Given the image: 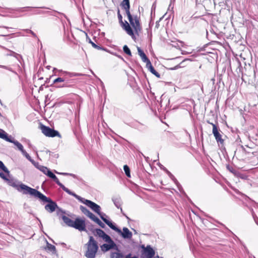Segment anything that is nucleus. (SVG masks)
<instances>
[{
	"label": "nucleus",
	"mask_w": 258,
	"mask_h": 258,
	"mask_svg": "<svg viewBox=\"0 0 258 258\" xmlns=\"http://www.w3.org/2000/svg\"><path fill=\"white\" fill-rule=\"evenodd\" d=\"M64 83L62 85L59 86L58 87H70L73 85L74 83L73 80H70L69 78H67V80L63 82Z\"/></svg>",
	"instance_id": "5701e85b"
},
{
	"label": "nucleus",
	"mask_w": 258,
	"mask_h": 258,
	"mask_svg": "<svg viewBox=\"0 0 258 258\" xmlns=\"http://www.w3.org/2000/svg\"><path fill=\"white\" fill-rule=\"evenodd\" d=\"M47 176L52 179L58 186L61 187L63 190L68 193L70 195H72L74 192L70 190L69 188L66 187L63 184H62L58 180L56 176L51 171H49L47 173Z\"/></svg>",
	"instance_id": "9b49d317"
},
{
	"label": "nucleus",
	"mask_w": 258,
	"mask_h": 258,
	"mask_svg": "<svg viewBox=\"0 0 258 258\" xmlns=\"http://www.w3.org/2000/svg\"><path fill=\"white\" fill-rule=\"evenodd\" d=\"M71 196L74 197L80 202L83 203L84 204L86 205L87 206L89 207L93 212L96 213L97 214H98L101 211V208L100 206L96 204L95 203L90 200H87L83 198H82L81 197L78 196L75 192H73Z\"/></svg>",
	"instance_id": "423d86ee"
},
{
	"label": "nucleus",
	"mask_w": 258,
	"mask_h": 258,
	"mask_svg": "<svg viewBox=\"0 0 258 258\" xmlns=\"http://www.w3.org/2000/svg\"><path fill=\"white\" fill-rule=\"evenodd\" d=\"M180 68V66H179V64H178L177 66H176L175 67H174V68H172L170 69V70H176L178 68Z\"/></svg>",
	"instance_id": "8fccbe9b"
},
{
	"label": "nucleus",
	"mask_w": 258,
	"mask_h": 258,
	"mask_svg": "<svg viewBox=\"0 0 258 258\" xmlns=\"http://www.w3.org/2000/svg\"><path fill=\"white\" fill-rule=\"evenodd\" d=\"M159 167L162 170L166 172V173L168 174L169 177L174 181V183H177V184H179V182L174 176V175L169 171H168L164 166L160 164Z\"/></svg>",
	"instance_id": "aec40b11"
},
{
	"label": "nucleus",
	"mask_w": 258,
	"mask_h": 258,
	"mask_svg": "<svg viewBox=\"0 0 258 258\" xmlns=\"http://www.w3.org/2000/svg\"><path fill=\"white\" fill-rule=\"evenodd\" d=\"M112 200L115 206V207L118 208L120 209L121 212H122V208H121V200L120 197H113L112 198Z\"/></svg>",
	"instance_id": "4be33fe9"
},
{
	"label": "nucleus",
	"mask_w": 258,
	"mask_h": 258,
	"mask_svg": "<svg viewBox=\"0 0 258 258\" xmlns=\"http://www.w3.org/2000/svg\"><path fill=\"white\" fill-rule=\"evenodd\" d=\"M146 67L148 69V70L152 74L154 75L156 77H157L158 78H160V75L155 70L151 61L146 64Z\"/></svg>",
	"instance_id": "412c9836"
},
{
	"label": "nucleus",
	"mask_w": 258,
	"mask_h": 258,
	"mask_svg": "<svg viewBox=\"0 0 258 258\" xmlns=\"http://www.w3.org/2000/svg\"><path fill=\"white\" fill-rule=\"evenodd\" d=\"M176 184V185H177L179 190L180 191V192H182V190H183V188L182 187V186L179 183V184H177V183H175Z\"/></svg>",
	"instance_id": "49530a36"
},
{
	"label": "nucleus",
	"mask_w": 258,
	"mask_h": 258,
	"mask_svg": "<svg viewBox=\"0 0 258 258\" xmlns=\"http://www.w3.org/2000/svg\"><path fill=\"white\" fill-rule=\"evenodd\" d=\"M123 254L120 252H112L110 255L111 258H123Z\"/></svg>",
	"instance_id": "cd10ccee"
},
{
	"label": "nucleus",
	"mask_w": 258,
	"mask_h": 258,
	"mask_svg": "<svg viewBox=\"0 0 258 258\" xmlns=\"http://www.w3.org/2000/svg\"><path fill=\"white\" fill-rule=\"evenodd\" d=\"M50 79H49V80ZM48 82V79H47V80L46 81V82Z\"/></svg>",
	"instance_id": "0e129e2a"
},
{
	"label": "nucleus",
	"mask_w": 258,
	"mask_h": 258,
	"mask_svg": "<svg viewBox=\"0 0 258 258\" xmlns=\"http://www.w3.org/2000/svg\"><path fill=\"white\" fill-rule=\"evenodd\" d=\"M117 17L119 22L122 28L126 31L128 35L131 36L132 38L134 39L135 37L134 31L129 23L126 21H125L124 22H123L122 17L120 13V11L119 9H118L117 11Z\"/></svg>",
	"instance_id": "6e6552de"
},
{
	"label": "nucleus",
	"mask_w": 258,
	"mask_h": 258,
	"mask_svg": "<svg viewBox=\"0 0 258 258\" xmlns=\"http://www.w3.org/2000/svg\"><path fill=\"white\" fill-rule=\"evenodd\" d=\"M173 9V5L172 4V0H171L168 10L169 11L171 10V11H172Z\"/></svg>",
	"instance_id": "de8ad7c7"
},
{
	"label": "nucleus",
	"mask_w": 258,
	"mask_h": 258,
	"mask_svg": "<svg viewBox=\"0 0 258 258\" xmlns=\"http://www.w3.org/2000/svg\"><path fill=\"white\" fill-rule=\"evenodd\" d=\"M2 115L1 114V113L0 112V117H2Z\"/></svg>",
	"instance_id": "338daca9"
},
{
	"label": "nucleus",
	"mask_w": 258,
	"mask_h": 258,
	"mask_svg": "<svg viewBox=\"0 0 258 258\" xmlns=\"http://www.w3.org/2000/svg\"><path fill=\"white\" fill-rule=\"evenodd\" d=\"M88 229L92 231V232L95 235H96V231H95V230L96 229H93V226L92 225L90 227H88Z\"/></svg>",
	"instance_id": "37998d69"
},
{
	"label": "nucleus",
	"mask_w": 258,
	"mask_h": 258,
	"mask_svg": "<svg viewBox=\"0 0 258 258\" xmlns=\"http://www.w3.org/2000/svg\"><path fill=\"white\" fill-rule=\"evenodd\" d=\"M0 138L6 140L7 142L14 144L16 141L11 136H8V134L2 129L0 128Z\"/></svg>",
	"instance_id": "dca6fc26"
},
{
	"label": "nucleus",
	"mask_w": 258,
	"mask_h": 258,
	"mask_svg": "<svg viewBox=\"0 0 258 258\" xmlns=\"http://www.w3.org/2000/svg\"><path fill=\"white\" fill-rule=\"evenodd\" d=\"M63 15L64 16V17L65 18H67V17H66V16L65 15L63 14Z\"/></svg>",
	"instance_id": "69168bd1"
},
{
	"label": "nucleus",
	"mask_w": 258,
	"mask_h": 258,
	"mask_svg": "<svg viewBox=\"0 0 258 258\" xmlns=\"http://www.w3.org/2000/svg\"><path fill=\"white\" fill-rule=\"evenodd\" d=\"M123 51L125 54H126L130 56L132 55L131 51L126 45H124L123 46Z\"/></svg>",
	"instance_id": "c756f323"
},
{
	"label": "nucleus",
	"mask_w": 258,
	"mask_h": 258,
	"mask_svg": "<svg viewBox=\"0 0 258 258\" xmlns=\"http://www.w3.org/2000/svg\"><path fill=\"white\" fill-rule=\"evenodd\" d=\"M142 253L145 254L147 258H152L155 254V250L150 245L146 246L145 250H142Z\"/></svg>",
	"instance_id": "4468645a"
},
{
	"label": "nucleus",
	"mask_w": 258,
	"mask_h": 258,
	"mask_svg": "<svg viewBox=\"0 0 258 258\" xmlns=\"http://www.w3.org/2000/svg\"><path fill=\"white\" fill-rule=\"evenodd\" d=\"M126 14L127 16L130 25L134 29L135 33L139 35V32L141 31L142 29L141 25H139V26H136V21L134 20L133 16L131 15V13Z\"/></svg>",
	"instance_id": "ddd939ff"
},
{
	"label": "nucleus",
	"mask_w": 258,
	"mask_h": 258,
	"mask_svg": "<svg viewBox=\"0 0 258 258\" xmlns=\"http://www.w3.org/2000/svg\"><path fill=\"white\" fill-rule=\"evenodd\" d=\"M21 153L30 162H31L32 160V159L31 158L30 156L27 153V152L25 150L22 151Z\"/></svg>",
	"instance_id": "72a5a7b5"
},
{
	"label": "nucleus",
	"mask_w": 258,
	"mask_h": 258,
	"mask_svg": "<svg viewBox=\"0 0 258 258\" xmlns=\"http://www.w3.org/2000/svg\"><path fill=\"white\" fill-rule=\"evenodd\" d=\"M35 8V7H26L24 8H18L17 11L19 12H23L24 11H31L33 9Z\"/></svg>",
	"instance_id": "2f4dec72"
},
{
	"label": "nucleus",
	"mask_w": 258,
	"mask_h": 258,
	"mask_svg": "<svg viewBox=\"0 0 258 258\" xmlns=\"http://www.w3.org/2000/svg\"><path fill=\"white\" fill-rule=\"evenodd\" d=\"M138 52L139 55L140 56L142 61L144 62H146L147 64L148 62H150V59L148 58L146 54L141 49V48L139 47L137 48Z\"/></svg>",
	"instance_id": "a211bd4d"
},
{
	"label": "nucleus",
	"mask_w": 258,
	"mask_h": 258,
	"mask_svg": "<svg viewBox=\"0 0 258 258\" xmlns=\"http://www.w3.org/2000/svg\"><path fill=\"white\" fill-rule=\"evenodd\" d=\"M55 71H56L58 72L59 73H61V74L59 75L60 76H63V72H67V71H62V70H57L56 68H54L53 72H54Z\"/></svg>",
	"instance_id": "58836bf2"
},
{
	"label": "nucleus",
	"mask_w": 258,
	"mask_h": 258,
	"mask_svg": "<svg viewBox=\"0 0 258 258\" xmlns=\"http://www.w3.org/2000/svg\"><path fill=\"white\" fill-rule=\"evenodd\" d=\"M79 75L77 73H71V72H63V76L62 77H58L56 79H54L53 81L52 84L58 83V82H62L67 80V78H70L74 77L79 76Z\"/></svg>",
	"instance_id": "f8f14e48"
},
{
	"label": "nucleus",
	"mask_w": 258,
	"mask_h": 258,
	"mask_svg": "<svg viewBox=\"0 0 258 258\" xmlns=\"http://www.w3.org/2000/svg\"><path fill=\"white\" fill-rule=\"evenodd\" d=\"M42 13V12H41V11H38L36 13V14H40Z\"/></svg>",
	"instance_id": "6e6d98bb"
},
{
	"label": "nucleus",
	"mask_w": 258,
	"mask_h": 258,
	"mask_svg": "<svg viewBox=\"0 0 258 258\" xmlns=\"http://www.w3.org/2000/svg\"><path fill=\"white\" fill-rule=\"evenodd\" d=\"M0 169L3 171L5 173L7 174L8 175L10 174V171L5 165L4 163L0 160Z\"/></svg>",
	"instance_id": "a878e982"
},
{
	"label": "nucleus",
	"mask_w": 258,
	"mask_h": 258,
	"mask_svg": "<svg viewBox=\"0 0 258 258\" xmlns=\"http://www.w3.org/2000/svg\"><path fill=\"white\" fill-rule=\"evenodd\" d=\"M111 54H112L113 55L117 56L118 58H119V59H120L121 60H122V61H124V58L120 55L117 54L116 52H111Z\"/></svg>",
	"instance_id": "ea45409f"
},
{
	"label": "nucleus",
	"mask_w": 258,
	"mask_h": 258,
	"mask_svg": "<svg viewBox=\"0 0 258 258\" xmlns=\"http://www.w3.org/2000/svg\"><path fill=\"white\" fill-rule=\"evenodd\" d=\"M87 38L89 39V43H91L92 47H93L94 48H95L98 50H104L106 51H108V50H107V49L106 48H104L102 46L96 45L95 43H94L93 41H92V40L89 38H88V36H87Z\"/></svg>",
	"instance_id": "b1692460"
},
{
	"label": "nucleus",
	"mask_w": 258,
	"mask_h": 258,
	"mask_svg": "<svg viewBox=\"0 0 258 258\" xmlns=\"http://www.w3.org/2000/svg\"><path fill=\"white\" fill-rule=\"evenodd\" d=\"M0 177L4 179V180L6 181L8 179V177L5 175V174L2 172H0Z\"/></svg>",
	"instance_id": "a19ab883"
},
{
	"label": "nucleus",
	"mask_w": 258,
	"mask_h": 258,
	"mask_svg": "<svg viewBox=\"0 0 258 258\" xmlns=\"http://www.w3.org/2000/svg\"><path fill=\"white\" fill-rule=\"evenodd\" d=\"M40 128L42 133L46 137L51 138L58 137L60 138L61 137L59 133L54 128H51L42 124H40Z\"/></svg>",
	"instance_id": "0eeeda50"
},
{
	"label": "nucleus",
	"mask_w": 258,
	"mask_h": 258,
	"mask_svg": "<svg viewBox=\"0 0 258 258\" xmlns=\"http://www.w3.org/2000/svg\"><path fill=\"white\" fill-rule=\"evenodd\" d=\"M227 168L230 171H231V172H232V167H230L229 165H227Z\"/></svg>",
	"instance_id": "3c124183"
},
{
	"label": "nucleus",
	"mask_w": 258,
	"mask_h": 258,
	"mask_svg": "<svg viewBox=\"0 0 258 258\" xmlns=\"http://www.w3.org/2000/svg\"><path fill=\"white\" fill-rule=\"evenodd\" d=\"M125 258H138V256L137 255L132 256V253H129L128 254L125 255Z\"/></svg>",
	"instance_id": "79ce46f5"
},
{
	"label": "nucleus",
	"mask_w": 258,
	"mask_h": 258,
	"mask_svg": "<svg viewBox=\"0 0 258 258\" xmlns=\"http://www.w3.org/2000/svg\"><path fill=\"white\" fill-rule=\"evenodd\" d=\"M80 209L84 214L86 215L87 217H88L91 220L95 216L94 214H93L92 213H91L87 208H86L85 207H84L83 206L81 205L80 206Z\"/></svg>",
	"instance_id": "f3484780"
},
{
	"label": "nucleus",
	"mask_w": 258,
	"mask_h": 258,
	"mask_svg": "<svg viewBox=\"0 0 258 258\" xmlns=\"http://www.w3.org/2000/svg\"><path fill=\"white\" fill-rule=\"evenodd\" d=\"M0 104L1 105H3V103H2V100L1 99H0Z\"/></svg>",
	"instance_id": "e2e57ef3"
},
{
	"label": "nucleus",
	"mask_w": 258,
	"mask_h": 258,
	"mask_svg": "<svg viewBox=\"0 0 258 258\" xmlns=\"http://www.w3.org/2000/svg\"><path fill=\"white\" fill-rule=\"evenodd\" d=\"M14 144L18 148V150H20L21 152H22V151L24 150L23 145L18 141L16 140V141L14 142Z\"/></svg>",
	"instance_id": "7c9ffc66"
},
{
	"label": "nucleus",
	"mask_w": 258,
	"mask_h": 258,
	"mask_svg": "<svg viewBox=\"0 0 258 258\" xmlns=\"http://www.w3.org/2000/svg\"><path fill=\"white\" fill-rule=\"evenodd\" d=\"M51 68V67L50 66H48L46 67V68L48 69V70H49L50 68Z\"/></svg>",
	"instance_id": "bf43d9fd"
},
{
	"label": "nucleus",
	"mask_w": 258,
	"mask_h": 258,
	"mask_svg": "<svg viewBox=\"0 0 258 258\" xmlns=\"http://www.w3.org/2000/svg\"><path fill=\"white\" fill-rule=\"evenodd\" d=\"M92 220L95 222L96 223H97L102 228H104L105 227V224L95 215L92 218Z\"/></svg>",
	"instance_id": "393cba45"
},
{
	"label": "nucleus",
	"mask_w": 258,
	"mask_h": 258,
	"mask_svg": "<svg viewBox=\"0 0 258 258\" xmlns=\"http://www.w3.org/2000/svg\"><path fill=\"white\" fill-rule=\"evenodd\" d=\"M253 218L255 223L258 225V217L255 214H253Z\"/></svg>",
	"instance_id": "a18cd8bd"
},
{
	"label": "nucleus",
	"mask_w": 258,
	"mask_h": 258,
	"mask_svg": "<svg viewBox=\"0 0 258 258\" xmlns=\"http://www.w3.org/2000/svg\"><path fill=\"white\" fill-rule=\"evenodd\" d=\"M2 68H3V69H6V70H8L11 72H12V73H13L14 74H16V75H17V73L16 72L13 71L11 68H9L6 66H4L3 67H2Z\"/></svg>",
	"instance_id": "4c0bfd02"
},
{
	"label": "nucleus",
	"mask_w": 258,
	"mask_h": 258,
	"mask_svg": "<svg viewBox=\"0 0 258 258\" xmlns=\"http://www.w3.org/2000/svg\"><path fill=\"white\" fill-rule=\"evenodd\" d=\"M61 244L63 246H66V244L64 243H62Z\"/></svg>",
	"instance_id": "052dcab7"
},
{
	"label": "nucleus",
	"mask_w": 258,
	"mask_h": 258,
	"mask_svg": "<svg viewBox=\"0 0 258 258\" xmlns=\"http://www.w3.org/2000/svg\"><path fill=\"white\" fill-rule=\"evenodd\" d=\"M133 230L134 231L135 233H137V231H136V230L135 229H133Z\"/></svg>",
	"instance_id": "680f3d73"
},
{
	"label": "nucleus",
	"mask_w": 258,
	"mask_h": 258,
	"mask_svg": "<svg viewBox=\"0 0 258 258\" xmlns=\"http://www.w3.org/2000/svg\"><path fill=\"white\" fill-rule=\"evenodd\" d=\"M47 248L48 250L52 252L53 253L56 252V248H55V246L49 243L47 241Z\"/></svg>",
	"instance_id": "bb28decb"
},
{
	"label": "nucleus",
	"mask_w": 258,
	"mask_h": 258,
	"mask_svg": "<svg viewBox=\"0 0 258 258\" xmlns=\"http://www.w3.org/2000/svg\"><path fill=\"white\" fill-rule=\"evenodd\" d=\"M31 163L38 169H40L41 168L40 167H42V165H40L38 162H35L33 159L31 161Z\"/></svg>",
	"instance_id": "f704fd0d"
},
{
	"label": "nucleus",
	"mask_w": 258,
	"mask_h": 258,
	"mask_svg": "<svg viewBox=\"0 0 258 258\" xmlns=\"http://www.w3.org/2000/svg\"><path fill=\"white\" fill-rule=\"evenodd\" d=\"M142 156H143V157L146 159V160H148V159L149 158L148 157H146L145 156H144V155H143V154H142Z\"/></svg>",
	"instance_id": "5fc2aeb1"
},
{
	"label": "nucleus",
	"mask_w": 258,
	"mask_h": 258,
	"mask_svg": "<svg viewBox=\"0 0 258 258\" xmlns=\"http://www.w3.org/2000/svg\"><path fill=\"white\" fill-rule=\"evenodd\" d=\"M86 245L87 246V250L85 255L87 258H95L99 247L97 241L92 236L89 237V241Z\"/></svg>",
	"instance_id": "39448f33"
},
{
	"label": "nucleus",
	"mask_w": 258,
	"mask_h": 258,
	"mask_svg": "<svg viewBox=\"0 0 258 258\" xmlns=\"http://www.w3.org/2000/svg\"><path fill=\"white\" fill-rule=\"evenodd\" d=\"M123 214L125 216V217L126 218V219H128V220H130V219L129 218V217H127V216L126 215H125L124 214Z\"/></svg>",
	"instance_id": "13d9d810"
},
{
	"label": "nucleus",
	"mask_w": 258,
	"mask_h": 258,
	"mask_svg": "<svg viewBox=\"0 0 258 258\" xmlns=\"http://www.w3.org/2000/svg\"><path fill=\"white\" fill-rule=\"evenodd\" d=\"M208 122L210 124H211L213 126V130H212V133L213 134L215 138L216 141H217V143L218 144V145L221 147L222 148L224 146V140L222 138V136L220 134L219 131V129L217 126V125L213 123H211L209 121H208Z\"/></svg>",
	"instance_id": "9d476101"
},
{
	"label": "nucleus",
	"mask_w": 258,
	"mask_h": 258,
	"mask_svg": "<svg viewBox=\"0 0 258 258\" xmlns=\"http://www.w3.org/2000/svg\"><path fill=\"white\" fill-rule=\"evenodd\" d=\"M98 215L99 216L100 218L103 220V221L107 224L111 229L113 227V226L115 224L113 222L111 221L108 220L106 218H107V216L106 214L101 212L100 211Z\"/></svg>",
	"instance_id": "2eb2a0df"
},
{
	"label": "nucleus",
	"mask_w": 258,
	"mask_h": 258,
	"mask_svg": "<svg viewBox=\"0 0 258 258\" xmlns=\"http://www.w3.org/2000/svg\"><path fill=\"white\" fill-rule=\"evenodd\" d=\"M61 218L68 226L75 228L80 231H85L88 233L84 219L78 217L75 219V221H73L65 215H62Z\"/></svg>",
	"instance_id": "7ed1b4c3"
},
{
	"label": "nucleus",
	"mask_w": 258,
	"mask_h": 258,
	"mask_svg": "<svg viewBox=\"0 0 258 258\" xmlns=\"http://www.w3.org/2000/svg\"><path fill=\"white\" fill-rule=\"evenodd\" d=\"M29 33H30L34 37L38 39V41H39V38L37 37L36 34L32 30L29 31Z\"/></svg>",
	"instance_id": "c03bdc74"
},
{
	"label": "nucleus",
	"mask_w": 258,
	"mask_h": 258,
	"mask_svg": "<svg viewBox=\"0 0 258 258\" xmlns=\"http://www.w3.org/2000/svg\"><path fill=\"white\" fill-rule=\"evenodd\" d=\"M96 235L103 239V240L108 243H104L101 246V250L103 252H106L110 249H117L116 243L112 239L109 235L107 234L103 230L100 228H96L95 230Z\"/></svg>",
	"instance_id": "f257e3e1"
},
{
	"label": "nucleus",
	"mask_w": 258,
	"mask_h": 258,
	"mask_svg": "<svg viewBox=\"0 0 258 258\" xmlns=\"http://www.w3.org/2000/svg\"><path fill=\"white\" fill-rule=\"evenodd\" d=\"M141 247L143 249V250H145L146 249V246L143 244L141 245Z\"/></svg>",
	"instance_id": "864d4df0"
},
{
	"label": "nucleus",
	"mask_w": 258,
	"mask_h": 258,
	"mask_svg": "<svg viewBox=\"0 0 258 258\" xmlns=\"http://www.w3.org/2000/svg\"><path fill=\"white\" fill-rule=\"evenodd\" d=\"M163 18V17L160 18L159 20L157 21L156 23V28H158L159 27V22Z\"/></svg>",
	"instance_id": "09e8293b"
},
{
	"label": "nucleus",
	"mask_w": 258,
	"mask_h": 258,
	"mask_svg": "<svg viewBox=\"0 0 258 258\" xmlns=\"http://www.w3.org/2000/svg\"><path fill=\"white\" fill-rule=\"evenodd\" d=\"M123 170L126 176L128 177H130L131 173L130 167L127 165H124L123 166Z\"/></svg>",
	"instance_id": "c85d7f7f"
},
{
	"label": "nucleus",
	"mask_w": 258,
	"mask_h": 258,
	"mask_svg": "<svg viewBox=\"0 0 258 258\" xmlns=\"http://www.w3.org/2000/svg\"><path fill=\"white\" fill-rule=\"evenodd\" d=\"M55 172L56 174H61V175H70V176L73 177L74 178L76 177V175L73 173H65V172H57L56 171H55Z\"/></svg>",
	"instance_id": "c9c22d12"
},
{
	"label": "nucleus",
	"mask_w": 258,
	"mask_h": 258,
	"mask_svg": "<svg viewBox=\"0 0 258 258\" xmlns=\"http://www.w3.org/2000/svg\"><path fill=\"white\" fill-rule=\"evenodd\" d=\"M120 6L125 10L126 14L130 13V0H123L120 4Z\"/></svg>",
	"instance_id": "6ab92c4d"
},
{
	"label": "nucleus",
	"mask_w": 258,
	"mask_h": 258,
	"mask_svg": "<svg viewBox=\"0 0 258 258\" xmlns=\"http://www.w3.org/2000/svg\"><path fill=\"white\" fill-rule=\"evenodd\" d=\"M111 229L116 232L124 239H131L132 238V232L127 227H123L121 230L115 224Z\"/></svg>",
	"instance_id": "1a4fd4ad"
},
{
	"label": "nucleus",
	"mask_w": 258,
	"mask_h": 258,
	"mask_svg": "<svg viewBox=\"0 0 258 258\" xmlns=\"http://www.w3.org/2000/svg\"><path fill=\"white\" fill-rule=\"evenodd\" d=\"M41 168H40L39 170L42 172L44 174L46 175H47V173L50 171V170L48 169L47 167L44 166L42 165V167H40Z\"/></svg>",
	"instance_id": "473e14b6"
},
{
	"label": "nucleus",
	"mask_w": 258,
	"mask_h": 258,
	"mask_svg": "<svg viewBox=\"0 0 258 258\" xmlns=\"http://www.w3.org/2000/svg\"><path fill=\"white\" fill-rule=\"evenodd\" d=\"M30 29H26V30H25V31L27 33H29V31H30Z\"/></svg>",
	"instance_id": "4d7b16f0"
},
{
	"label": "nucleus",
	"mask_w": 258,
	"mask_h": 258,
	"mask_svg": "<svg viewBox=\"0 0 258 258\" xmlns=\"http://www.w3.org/2000/svg\"><path fill=\"white\" fill-rule=\"evenodd\" d=\"M134 20L136 21V26H139L140 25V20L137 15L133 16Z\"/></svg>",
	"instance_id": "e433bc0d"
},
{
	"label": "nucleus",
	"mask_w": 258,
	"mask_h": 258,
	"mask_svg": "<svg viewBox=\"0 0 258 258\" xmlns=\"http://www.w3.org/2000/svg\"><path fill=\"white\" fill-rule=\"evenodd\" d=\"M6 181L7 182L9 185L15 188L18 191L22 192L24 195H29L31 196L33 194L32 190H35V188H33L22 183L18 184V183H19V182L13 178H8Z\"/></svg>",
	"instance_id": "20e7f679"
},
{
	"label": "nucleus",
	"mask_w": 258,
	"mask_h": 258,
	"mask_svg": "<svg viewBox=\"0 0 258 258\" xmlns=\"http://www.w3.org/2000/svg\"><path fill=\"white\" fill-rule=\"evenodd\" d=\"M249 210H250L251 212V214H252V216H253V214H255L254 211H253V210L252 208H249Z\"/></svg>",
	"instance_id": "603ef678"
},
{
	"label": "nucleus",
	"mask_w": 258,
	"mask_h": 258,
	"mask_svg": "<svg viewBox=\"0 0 258 258\" xmlns=\"http://www.w3.org/2000/svg\"><path fill=\"white\" fill-rule=\"evenodd\" d=\"M32 191L33 192L32 197L37 198L44 203H47L45 206V209L47 212L52 213L55 211L56 208H58L57 204L55 202L36 189L34 190H32Z\"/></svg>",
	"instance_id": "f03ea898"
},
{
	"label": "nucleus",
	"mask_w": 258,
	"mask_h": 258,
	"mask_svg": "<svg viewBox=\"0 0 258 258\" xmlns=\"http://www.w3.org/2000/svg\"><path fill=\"white\" fill-rule=\"evenodd\" d=\"M3 66H3V65H0V68H2V67H3Z\"/></svg>",
	"instance_id": "774afa93"
}]
</instances>
